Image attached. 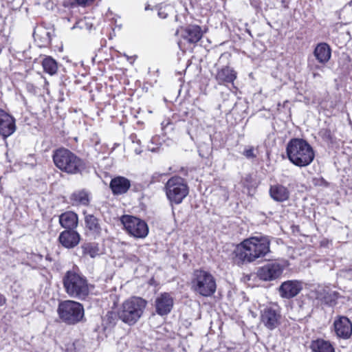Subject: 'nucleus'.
<instances>
[{
	"label": "nucleus",
	"mask_w": 352,
	"mask_h": 352,
	"mask_svg": "<svg viewBox=\"0 0 352 352\" xmlns=\"http://www.w3.org/2000/svg\"><path fill=\"white\" fill-rule=\"evenodd\" d=\"M271 241L268 236H251L238 244L234 252V259L239 265L253 263L264 258L270 252Z\"/></svg>",
	"instance_id": "1"
},
{
	"label": "nucleus",
	"mask_w": 352,
	"mask_h": 352,
	"mask_svg": "<svg viewBox=\"0 0 352 352\" xmlns=\"http://www.w3.org/2000/svg\"><path fill=\"white\" fill-rule=\"evenodd\" d=\"M52 159L55 166L60 170L70 175L82 173L87 167L84 160L65 148L55 150Z\"/></svg>",
	"instance_id": "2"
},
{
	"label": "nucleus",
	"mask_w": 352,
	"mask_h": 352,
	"mask_svg": "<svg viewBox=\"0 0 352 352\" xmlns=\"http://www.w3.org/2000/svg\"><path fill=\"white\" fill-rule=\"evenodd\" d=\"M286 153L289 161L299 167L310 164L315 156L311 145L305 140L300 138H293L289 141Z\"/></svg>",
	"instance_id": "3"
},
{
	"label": "nucleus",
	"mask_w": 352,
	"mask_h": 352,
	"mask_svg": "<svg viewBox=\"0 0 352 352\" xmlns=\"http://www.w3.org/2000/svg\"><path fill=\"white\" fill-rule=\"evenodd\" d=\"M146 306L147 301L142 298L131 297L120 305L117 316L124 323L132 326L142 316Z\"/></svg>",
	"instance_id": "4"
},
{
	"label": "nucleus",
	"mask_w": 352,
	"mask_h": 352,
	"mask_svg": "<svg viewBox=\"0 0 352 352\" xmlns=\"http://www.w3.org/2000/svg\"><path fill=\"white\" fill-rule=\"evenodd\" d=\"M63 285L65 292L72 298L83 300L89 294V286L86 278L73 271H68L65 274Z\"/></svg>",
	"instance_id": "5"
},
{
	"label": "nucleus",
	"mask_w": 352,
	"mask_h": 352,
	"mask_svg": "<svg viewBox=\"0 0 352 352\" xmlns=\"http://www.w3.org/2000/svg\"><path fill=\"white\" fill-rule=\"evenodd\" d=\"M191 285L195 292L205 297L213 295L217 289L214 277L210 272L200 270L194 272Z\"/></svg>",
	"instance_id": "6"
},
{
	"label": "nucleus",
	"mask_w": 352,
	"mask_h": 352,
	"mask_svg": "<svg viewBox=\"0 0 352 352\" xmlns=\"http://www.w3.org/2000/svg\"><path fill=\"white\" fill-rule=\"evenodd\" d=\"M57 312L63 322L68 324L79 322L84 316L82 305L74 300H65L59 303Z\"/></svg>",
	"instance_id": "7"
},
{
	"label": "nucleus",
	"mask_w": 352,
	"mask_h": 352,
	"mask_svg": "<svg viewBox=\"0 0 352 352\" xmlns=\"http://www.w3.org/2000/svg\"><path fill=\"white\" fill-rule=\"evenodd\" d=\"M164 188L168 199L175 204L182 203L189 192L184 179L178 176L170 178L166 183Z\"/></svg>",
	"instance_id": "8"
},
{
	"label": "nucleus",
	"mask_w": 352,
	"mask_h": 352,
	"mask_svg": "<svg viewBox=\"0 0 352 352\" xmlns=\"http://www.w3.org/2000/svg\"><path fill=\"white\" fill-rule=\"evenodd\" d=\"M120 221L126 232L135 238L144 239L148 234V227L146 223L133 216L123 215Z\"/></svg>",
	"instance_id": "9"
},
{
	"label": "nucleus",
	"mask_w": 352,
	"mask_h": 352,
	"mask_svg": "<svg viewBox=\"0 0 352 352\" xmlns=\"http://www.w3.org/2000/svg\"><path fill=\"white\" fill-rule=\"evenodd\" d=\"M283 270V266L278 263H269L258 270L257 275L263 280H272L280 277Z\"/></svg>",
	"instance_id": "10"
},
{
	"label": "nucleus",
	"mask_w": 352,
	"mask_h": 352,
	"mask_svg": "<svg viewBox=\"0 0 352 352\" xmlns=\"http://www.w3.org/2000/svg\"><path fill=\"white\" fill-rule=\"evenodd\" d=\"M280 311L276 307H266L261 311V322L270 330L275 329L280 324Z\"/></svg>",
	"instance_id": "11"
},
{
	"label": "nucleus",
	"mask_w": 352,
	"mask_h": 352,
	"mask_svg": "<svg viewBox=\"0 0 352 352\" xmlns=\"http://www.w3.org/2000/svg\"><path fill=\"white\" fill-rule=\"evenodd\" d=\"M174 305V298L172 295L164 292L158 295L155 300V309L156 313L161 316H166L170 313Z\"/></svg>",
	"instance_id": "12"
},
{
	"label": "nucleus",
	"mask_w": 352,
	"mask_h": 352,
	"mask_svg": "<svg viewBox=\"0 0 352 352\" xmlns=\"http://www.w3.org/2000/svg\"><path fill=\"white\" fill-rule=\"evenodd\" d=\"M302 289V284L298 280L283 282L279 287V294L282 298H292L297 296Z\"/></svg>",
	"instance_id": "13"
},
{
	"label": "nucleus",
	"mask_w": 352,
	"mask_h": 352,
	"mask_svg": "<svg viewBox=\"0 0 352 352\" xmlns=\"http://www.w3.org/2000/svg\"><path fill=\"white\" fill-rule=\"evenodd\" d=\"M16 130L15 120L8 113L0 109V134L6 138Z\"/></svg>",
	"instance_id": "14"
},
{
	"label": "nucleus",
	"mask_w": 352,
	"mask_h": 352,
	"mask_svg": "<svg viewBox=\"0 0 352 352\" xmlns=\"http://www.w3.org/2000/svg\"><path fill=\"white\" fill-rule=\"evenodd\" d=\"M334 330L338 337L347 339L352 333V324L345 316H340L334 321Z\"/></svg>",
	"instance_id": "15"
},
{
	"label": "nucleus",
	"mask_w": 352,
	"mask_h": 352,
	"mask_svg": "<svg viewBox=\"0 0 352 352\" xmlns=\"http://www.w3.org/2000/svg\"><path fill=\"white\" fill-rule=\"evenodd\" d=\"M80 240V234L75 230H66L60 232L58 236L59 243L65 248H74L78 245Z\"/></svg>",
	"instance_id": "16"
},
{
	"label": "nucleus",
	"mask_w": 352,
	"mask_h": 352,
	"mask_svg": "<svg viewBox=\"0 0 352 352\" xmlns=\"http://www.w3.org/2000/svg\"><path fill=\"white\" fill-rule=\"evenodd\" d=\"M181 36L189 43H196L202 37L203 33L199 25H190L180 30Z\"/></svg>",
	"instance_id": "17"
},
{
	"label": "nucleus",
	"mask_w": 352,
	"mask_h": 352,
	"mask_svg": "<svg viewBox=\"0 0 352 352\" xmlns=\"http://www.w3.org/2000/svg\"><path fill=\"white\" fill-rule=\"evenodd\" d=\"M236 78V72L228 66L217 69V73L214 74V78L219 85L232 83Z\"/></svg>",
	"instance_id": "18"
},
{
	"label": "nucleus",
	"mask_w": 352,
	"mask_h": 352,
	"mask_svg": "<svg viewBox=\"0 0 352 352\" xmlns=\"http://www.w3.org/2000/svg\"><path fill=\"white\" fill-rule=\"evenodd\" d=\"M316 298L322 303L332 306L338 298V293L328 287H319L316 291Z\"/></svg>",
	"instance_id": "19"
},
{
	"label": "nucleus",
	"mask_w": 352,
	"mask_h": 352,
	"mask_svg": "<svg viewBox=\"0 0 352 352\" xmlns=\"http://www.w3.org/2000/svg\"><path fill=\"white\" fill-rule=\"evenodd\" d=\"M130 186V181L124 177H116L110 182V188L114 195H122L126 192Z\"/></svg>",
	"instance_id": "20"
},
{
	"label": "nucleus",
	"mask_w": 352,
	"mask_h": 352,
	"mask_svg": "<svg viewBox=\"0 0 352 352\" xmlns=\"http://www.w3.org/2000/svg\"><path fill=\"white\" fill-rule=\"evenodd\" d=\"M314 55L320 64L324 65L331 58V50L329 45L325 43H321L316 47Z\"/></svg>",
	"instance_id": "21"
},
{
	"label": "nucleus",
	"mask_w": 352,
	"mask_h": 352,
	"mask_svg": "<svg viewBox=\"0 0 352 352\" xmlns=\"http://www.w3.org/2000/svg\"><path fill=\"white\" fill-rule=\"evenodd\" d=\"M78 216L76 213L68 211L59 216L60 226L69 230H74L78 226Z\"/></svg>",
	"instance_id": "22"
},
{
	"label": "nucleus",
	"mask_w": 352,
	"mask_h": 352,
	"mask_svg": "<svg viewBox=\"0 0 352 352\" xmlns=\"http://www.w3.org/2000/svg\"><path fill=\"white\" fill-rule=\"evenodd\" d=\"M270 197L276 201L283 202L289 197L288 189L283 185L276 184L270 186Z\"/></svg>",
	"instance_id": "23"
},
{
	"label": "nucleus",
	"mask_w": 352,
	"mask_h": 352,
	"mask_svg": "<svg viewBox=\"0 0 352 352\" xmlns=\"http://www.w3.org/2000/svg\"><path fill=\"white\" fill-rule=\"evenodd\" d=\"M310 347L314 352H335L331 344L322 339L313 341Z\"/></svg>",
	"instance_id": "24"
},
{
	"label": "nucleus",
	"mask_w": 352,
	"mask_h": 352,
	"mask_svg": "<svg viewBox=\"0 0 352 352\" xmlns=\"http://www.w3.org/2000/svg\"><path fill=\"white\" fill-rule=\"evenodd\" d=\"M85 222L86 228L92 233L99 234L101 232V227L99 219L93 214H85Z\"/></svg>",
	"instance_id": "25"
},
{
	"label": "nucleus",
	"mask_w": 352,
	"mask_h": 352,
	"mask_svg": "<svg viewBox=\"0 0 352 352\" xmlns=\"http://www.w3.org/2000/svg\"><path fill=\"white\" fill-rule=\"evenodd\" d=\"M42 66L45 73L52 76L58 71V64L51 56H45L42 60Z\"/></svg>",
	"instance_id": "26"
},
{
	"label": "nucleus",
	"mask_w": 352,
	"mask_h": 352,
	"mask_svg": "<svg viewBox=\"0 0 352 352\" xmlns=\"http://www.w3.org/2000/svg\"><path fill=\"white\" fill-rule=\"evenodd\" d=\"M82 252L85 255H89L91 258H95L100 254L98 245L94 243H87L82 246Z\"/></svg>",
	"instance_id": "27"
},
{
	"label": "nucleus",
	"mask_w": 352,
	"mask_h": 352,
	"mask_svg": "<svg viewBox=\"0 0 352 352\" xmlns=\"http://www.w3.org/2000/svg\"><path fill=\"white\" fill-rule=\"evenodd\" d=\"M74 201L79 204L87 206L89 203V195L86 190H80L72 195Z\"/></svg>",
	"instance_id": "28"
},
{
	"label": "nucleus",
	"mask_w": 352,
	"mask_h": 352,
	"mask_svg": "<svg viewBox=\"0 0 352 352\" xmlns=\"http://www.w3.org/2000/svg\"><path fill=\"white\" fill-rule=\"evenodd\" d=\"M243 155L248 159H254L256 157L253 146L246 147L243 152Z\"/></svg>",
	"instance_id": "29"
},
{
	"label": "nucleus",
	"mask_w": 352,
	"mask_h": 352,
	"mask_svg": "<svg viewBox=\"0 0 352 352\" xmlns=\"http://www.w3.org/2000/svg\"><path fill=\"white\" fill-rule=\"evenodd\" d=\"M308 67L310 72H323L324 66L323 65L315 64L314 62L309 61Z\"/></svg>",
	"instance_id": "30"
},
{
	"label": "nucleus",
	"mask_w": 352,
	"mask_h": 352,
	"mask_svg": "<svg viewBox=\"0 0 352 352\" xmlns=\"http://www.w3.org/2000/svg\"><path fill=\"white\" fill-rule=\"evenodd\" d=\"M23 163L26 165H28L31 168H34L36 165V160L34 155H29L26 158V161H25Z\"/></svg>",
	"instance_id": "31"
},
{
	"label": "nucleus",
	"mask_w": 352,
	"mask_h": 352,
	"mask_svg": "<svg viewBox=\"0 0 352 352\" xmlns=\"http://www.w3.org/2000/svg\"><path fill=\"white\" fill-rule=\"evenodd\" d=\"M105 320H107L110 324H115L116 314L113 312H108L105 316Z\"/></svg>",
	"instance_id": "32"
},
{
	"label": "nucleus",
	"mask_w": 352,
	"mask_h": 352,
	"mask_svg": "<svg viewBox=\"0 0 352 352\" xmlns=\"http://www.w3.org/2000/svg\"><path fill=\"white\" fill-rule=\"evenodd\" d=\"M320 134L325 140L331 139V133L329 129H322L320 132Z\"/></svg>",
	"instance_id": "33"
},
{
	"label": "nucleus",
	"mask_w": 352,
	"mask_h": 352,
	"mask_svg": "<svg viewBox=\"0 0 352 352\" xmlns=\"http://www.w3.org/2000/svg\"><path fill=\"white\" fill-rule=\"evenodd\" d=\"M85 23L84 21L83 20H80L79 21H78L72 28V29H74L76 28H79L80 29H82L83 28L82 26V24Z\"/></svg>",
	"instance_id": "34"
},
{
	"label": "nucleus",
	"mask_w": 352,
	"mask_h": 352,
	"mask_svg": "<svg viewBox=\"0 0 352 352\" xmlns=\"http://www.w3.org/2000/svg\"><path fill=\"white\" fill-rule=\"evenodd\" d=\"M344 276L349 279H352V268L346 270Z\"/></svg>",
	"instance_id": "35"
},
{
	"label": "nucleus",
	"mask_w": 352,
	"mask_h": 352,
	"mask_svg": "<svg viewBox=\"0 0 352 352\" xmlns=\"http://www.w3.org/2000/svg\"><path fill=\"white\" fill-rule=\"evenodd\" d=\"M6 299L3 294H0V306H3L6 303Z\"/></svg>",
	"instance_id": "36"
},
{
	"label": "nucleus",
	"mask_w": 352,
	"mask_h": 352,
	"mask_svg": "<svg viewBox=\"0 0 352 352\" xmlns=\"http://www.w3.org/2000/svg\"><path fill=\"white\" fill-rule=\"evenodd\" d=\"M312 75H313V77L314 78H317V77H320V74L318 73V72H311Z\"/></svg>",
	"instance_id": "37"
},
{
	"label": "nucleus",
	"mask_w": 352,
	"mask_h": 352,
	"mask_svg": "<svg viewBox=\"0 0 352 352\" xmlns=\"http://www.w3.org/2000/svg\"><path fill=\"white\" fill-rule=\"evenodd\" d=\"M148 9H149V6H146L145 10H148Z\"/></svg>",
	"instance_id": "38"
},
{
	"label": "nucleus",
	"mask_w": 352,
	"mask_h": 352,
	"mask_svg": "<svg viewBox=\"0 0 352 352\" xmlns=\"http://www.w3.org/2000/svg\"><path fill=\"white\" fill-rule=\"evenodd\" d=\"M135 152L138 153V154H140V151H138L137 150L135 151Z\"/></svg>",
	"instance_id": "39"
}]
</instances>
